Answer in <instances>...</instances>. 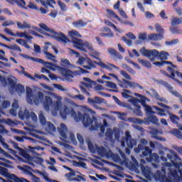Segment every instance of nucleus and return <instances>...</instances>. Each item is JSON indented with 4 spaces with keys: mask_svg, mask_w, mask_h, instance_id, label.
Returning a JSON list of instances; mask_svg holds the SVG:
<instances>
[{
    "mask_svg": "<svg viewBox=\"0 0 182 182\" xmlns=\"http://www.w3.org/2000/svg\"><path fill=\"white\" fill-rule=\"evenodd\" d=\"M147 144H149V141L146 139H141L138 146L134 149L135 153H142L143 157L150 156L149 158H146V161L149 163H151L152 161L159 163V161H160V156H159V154L156 153L151 154V153H153V150L147 146Z\"/></svg>",
    "mask_w": 182,
    "mask_h": 182,
    "instance_id": "nucleus-1",
    "label": "nucleus"
},
{
    "mask_svg": "<svg viewBox=\"0 0 182 182\" xmlns=\"http://www.w3.org/2000/svg\"><path fill=\"white\" fill-rule=\"evenodd\" d=\"M77 63L79 65H81L83 68L85 69H90L92 68H96V65H98V66H100L102 69H119L116 65L112 63H107V65L105 64L102 61L96 62V61H92V60L89 58H86L85 57H80L78 60L77 61Z\"/></svg>",
    "mask_w": 182,
    "mask_h": 182,
    "instance_id": "nucleus-2",
    "label": "nucleus"
},
{
    "mask_svg": "<svg viewBox=\"0 0 182 182\" xmlns=\"http://www.w3.org/2000/svg\"><path fill=\"white\" fill-rule=\"evenodd\" d=\"M26 100L28 105H36L38 106L40 103L43 102L44 95L42 92H33L32 88L30 87H26Z\"/></svg>",
    "mask_w": 182,
    "mask_h": 182,
    "instance_id": "nucleus-3",
    "label": "nucleus"
},
{
    "mask_svg": "<svg viewBox=\"0 0 182 182\" xmlns=\"http://www.w3.org/2000/svg\"><path fill=\"white\" fill-rule=\"evenodd\" d=\"M147 100V97L144 95L140 97V100L136 97H132V99L128 100L129 103H132L134 106L133 113L136 114V116H143V112H141V107L139 103H141L142 106L146 105V101Z\"/></svg>",
    "mask_w": 182,
    "mask_h": 182,
    "instance_id": "nucleus-4",
    "label": "nucleus"
},
{
    "mask_svg": "<svg viewBox=\"0 0 182 182\" xmlns=\"http://www.w3.org/2000/svg\"><path fill=\"white\" fill-rule=\"evenodd\" d=\"M58 72L62 75L64 79H66L69 82H70V80H72L75 76H82V75H84V73H89V71L83 69L74 72L69 69H59Z\"/></svg>",
    "mask_w": 182,
    "mask_h": 182,
    "instance_id": "nucleus-5",
    "label": "nucleus"
},
{
    "mask_svg": "<svg viewBox=\"0 0 182 182\" xmlns=\"http://www.w3.org/2000/svg\"><path fill=\"white\" fill-rule=\"evenodd\" d=\"M19 55L20 56H21V58H24L25 59H30V60H32L33 62H36V63H41L44 66V68H47V69H55V68L65 69L64 68H60V66L56 64H53L50 62L45 61L41 58L31 57L26 54H19Z\"/></svg>",
    "mask_w": 182,
    "mask_h": 182,
    "instance_id": "nucleus-6",
    "label": "nucleus"
},
{
    "mask_svg": "<svg viewBox=\"0 0 182 182\" xmlns=\"http://www.w3.org/2000/svg\"><path fill=\"white\" fill-rule=\"evenodd\" d=\"M73 46L76 48V49H79V50H82V52H91L95 49L93 48V45L89 41H83V40H73Z\"/></svg>",
    "mask_w": 182,
    "mask_h": 182,
    "instance_id": "nucleus-7",
    "label": "nucleus"
},
{
    "mask_svg": "<svg viewBox=\"0 0 182 182\" xmlns=\"http://www.w3.org/2000/svg\"><path fill=\"white\" fill-rule=\"evenodd\" d=\"M43 104L46 110H50V107H54V110H60V107H62V102L57 100L53 104V100L48 95L45 97V100Z\"/></svg>",
    "mask_w": 182,
    "mask_h": 182,
    "instance_id": "nucleus-8",
    "label": "nucleus"
},
{
    "mask_svg": "<svg viewBox=\"0 0 182 182\" xmlns=\"http://www.w3.org/2000/svg\"><path fill=\"white\" fill-rule=\"evenodd\" d=\"M48 32H50L51 34L44 33V35H46V36H50V38L55 39L58 42H61V43H68V42H69V38L62 32H56L54 31L53 29Z\"/></svg>",
    "mask_w": 182,
    "mask_h": 182,
    "instance_id": "nucleus-9",
    "label": "nucleus"
},
{
    "mask_svg": "<svg viewBox=\"0 0 182 182\" xmlns=\"http://www.w3.org/2000/svg\"><path fill=\"white\" fill-rule=\"evenodd\" d=\"M75 122H82L85 127H89L93 123V120L87 113L82 114L78 112L77 115L75 117Z\"/></svg>",
    "mask_w": 182,
    "mask_h": 182,
    "instance_id": "nucleus-10",
    "label": "nucleus"
},
{
    "mask_svg": "<svg viewBox=\"0 0 182 182\" xmlns=\"http://www.w3.org/2000/svg\"><path fill=\"white\" fill-rule=\"evenodd\" d=\"M142 56L148 58L153 62L155 59L159 60V51L157 50H147L146 47H143L139 50Z\"/></svg>",
    "mask_w": 182,
    "mask_h": 182,
    "instance_id": "nucleus-11",
    "label": "nucleus"
},
{
    "mask_svg": "<svg viewBox=\"0 0 182 182\" xmlns=\"http://www.w3.org/2000/svg\"><path fill=\"white\" fill-rule=\"evenodd\" d=\"M150 134L153 139H155V140H159V141H164V140H166L164 138L159 136V134H163V131H160L157 129H152L150 131Z\"/></svg>",
    "mask_w": 182,
    "mask_h": 182,
    "instance_id": "nucleus-12",
    "label": "nucleus"
},
{
    "mask_svg": "<svg viewBox=\"0 0 182 182\" xmlns=\"http://www.w3.org/2000/svg\"><path fill=\"white\" fill-rule=\"evenodd\" d=\"M68 180L70 181H86V179L85 178V175L82 174L79 171H75V176H70V178H68Z\"/></svg>",
    "mask_w": 182,
    "mask_h": 182,
    "instance_id": "nucleus-13",
    "label": "nucleus"
},
{
    "mask_svg": "<svg viewBox=\"0 0 182 182\" xmlns=\"http://www.w3.org/2000/svg\"><path fill=\"white\" fill-rule=\"evenodd\" d=\"M17 168H18V170H20L23 174H26V176H30L31 177L33 174V173H32V168L31 166L26 165H23L22 166H18Z\"/></svg>",
    "mask_w": 182,
    "mask_h": 182,
    "instance_id": "nucleus-14",
    "label": "nucleus"
},
{
    "mask_svg": "<svg viewBox=\"0 0 182 182\" xmlns=\"http://www.w3.org/2000/svg\"><path fill=\"white\" fill-rule=\"evenodd\" d=\"M97 153L98 155L100 156V157H109V154L110 153V149L107 151L105 146H97Z\"/></svg>",
    "mask_w": 182,
    "mask_h": 182,
    "instance_id": "nucleus-15",
    "label": "nucleus"
},
{
    "mask_svg": "<svg viewBox=\"0 0 182 182\" xmlns=\"http://www.w3.org/2000/svg\"><path fill=\"white\" fill-rule=\"evenodd\" d=\"M68 34L70 35V38L71 40L68 39L69 41H68V43L71 42L72 43H73V41L75 40L82 41V39L75 38V36H76L77 38H82V35H80V33H79L76 30H71L68 32Z\"/></svg>",
    "mask_w": 182,
    "mask_h": 182,
    "instance_id": "nucleus-16",
    "label": "nucleus"
},
{
    "mask_svg": "<svg viewBox=\"0 0 182 182\" xmlns=\"http://www.w3.org/2000/svg\"><path fill=\"white\" fill-rule=\"evenodd\" d=\"M103 102H105V99L100 98L99 97H95L94 99L90 97L87 98V102L92 106H96V105H102Z\"/></svg>",
    "mask_w": 182,
    "mask_h": 182,
    "instance_id": "nucleus-17",
    "label": "nucleus"
},
{
    "mask_svg": "<svg viewBox=\"0 0 182 182\" xmlns=\"http://www.w3.org/2000/svg\"><path fill=\"white\" fill-rule=\"evenodd\" d=\"M68 114H76V112L73 108L65 107L63 111L60 112V116L63 117V119H66Z\"/></svg>",
    "mask_w": 182,
    "mask_h": 182,
    "instance_id": "nucleus-18",
    "label": "nucleus"
},
{
    "mask_svg": "<svg viewBox=\"0 0 182 182\" xmlns=\"http://www.w3.org/2000/svg\"><path fill=\"white\" fill-rule=\"evenodd\" d=\"M58 130L63 139L65 140L68 139V135L66 134L68 133V127H66V124L63 123L60 124V127Z\"/></svg>",
    "mask_w": 182,
    "mask_h": 182,
    "instance_id": "nucleus-19",
    "label": "nucleus"
},
{
    "mask_svg": "<svg viewBox=\"0 0 182 182\" xmlns=\"http://www.w3.org/2000/svg\"><path fill=\"white\" fill-rule=\"evenodd\" d=\"M141 171L143 176H144L146 178H150V177L151 176V169L150 168V167L145 166L144 165H141Z\"/></svg>",
    "mask_w": 182,
    "mask_h": 182,
    "instance_id": "nucleus-20",
    "label": "nucleus"
},
{
    "mask_svg": "<svg viewBox=\"0 0 182 182\" xmlns=\"http://www.w3.org/2000/svg\"><path fill=\"white\" fill-rule=\"evenodd\" d=\"M118 85L123 89H128L129 87H133V86H134L133 82L125 79H122V81L119 80Z\"/></svg>",
    "mask_w": 182,
    "mask_h": 182,
    "instance_id": "nucleus-21",
    "label": "nucleus"
},
{
    "mask_svg": "<svg viewBox=\"0 0 182 182\" xmlns=\"http://www.w3.org/2000/svg\"><path fill=\"white\" fill-rule=\"evenodd\" d=\"M36 2H41V5L48 9V6L50 8H55L52 4H56L55 0H35Z\"/></svg>",
    "mask_w": 182,
    "mask_h": 182,
    "instance_id": "nucleus-22",
    "label": "nucleus"
},
{
    "mask_svg": "<svg viewBox=\"0 0 182 182\" xmlns=\"http://www.w3.org/2000/svg\"><path fill=\"white\" fill-rule=\"evenodd\" d=\"M155 66H157L158 68H160L161 66H163V65H168L167 69H173L177 68L176 65H174L170 61H161V62H155L154 63Z\"/></svg>",
    "mask_w": 182,
    "mask_h": 182,
    "instance_id": "nucleus-23",
    "label": "nucleus"
},
{
    "mask_svg": "<svg viewBox=\"0 0 182 182\" xmlns=\"http://www.w3.org/2000/svg\"><path fill=\"white\" fill-rule=\"evenodd\" d=\"M163 38H164V36L160 33H151L148 36V39L149 41H154L156 42H157V41H161Z\"/></svg>",
    "mask_w": 182,
    "mask_h": 182,
    "instance_id": "nucleus-24",
    "label": "nucleus"
},
{
    "mask_svg": "<svg viewBox=\"0 0 182 182\" xmlns=\"http://www.w3.org/2000/svg\"><path fill=\"white\" fill-rule=\"evenodd\" d=\"M107 52L114 58V59H123V56L119 52L113 48H108Z\"/></svg>",
    "mask_w": 182,
    "mask_h": 182,
    "instance_id": "nucleus-25",
    "label": "nucleus"
},
{
    "mask_svg": "<svg viewBox=\"0 0 182 182\" xmlns=\"http://www.w3.org/2000/svg\"><path fill=\"white\" fill-rule=\"evenodd\" d=\"M18 117L21 120H23L24 119H28L31 118V113L28 109H25L24 112L20 111L18 112Z\"/></svg>",
    "mask_w": 182,
    "mask_h": 182,
    "instance_id": "nucleus-26",
    "label": "nucleus"
},
{
    "mask_svg": "<svg viewBox=\"0 0 182 182\" xmlns=\"http://www.w3.org/2000/svg\"><path fill=\"white\" fill-rule=\"evenodd\" d=\"M162 172L161 171H156L155 173V177L158 180H164L166 178V169L164 168H162Z\"/></svg>",
    "mask_w": 182,
    "mask_h": 182,
    "instance_id": "nucleus-27",
    "label": "nucleus"
},
{
    "mask_svg": "<svg viewBox=\"0 0 182 182\" xmlns=\"http://www.w3.org/2000/svg\"><path fill=\"white\" fill-rule=\"evenodd\" d=\"M28 149H29V151L31 153H33L34 154V156H39V154H38L37 151H43L44 149L41 146H28Z\"/></svg>",
    "mask_w": 182,
    "mask_h": 182,
    "instance_id": "nucleus-28",
    "label": "nucleus"
},
{
    "mask_svg": "<svg viewBox=\"0 0 182 182\" xmlns=\"http://www.w3.org/2000/svg\"><path fill=\"white\" fill-rule=\"evenodd\" d=\"M107 159H112L114 161H120V156L117 154H114L112 150H109V154Z\"/></svg>",
    "mask_w": 182,
    "mask_h": 182,
    "instance_id": "nucleus-29",
    "label": "nucleus"
},
{
    "mask_svg": "<svg viewBox=\"0 0 182 182\" xmlns=\"http://www.w3.org/2000/svg\"><path fill=\"white\" fill-rule=\"evenodd\" d=\"M63 168H65V170H68V171H70V173H65V177L67 178H70L73 176H76V171L72 169V168H70L69 166H63Z\"/></svg>",
    "mask_w": 182,
    "mask_h": 182,
    "instance_id": "nucleus-30",
    "label": "nucleus"
},
{
    "mask_svg": "<svg viewBox=\"0 0 182 182\" xmlns=\"http://www.w3.org/2000/svg\"><path fill=\"white\" fill-rule=\"evenodd\" d=\"M73 26L75 28H85L87 25L83 20H78L73 23Z\"/></svg>",
    "mask_w": 182,
    "mask_h": 182,
    "instance_id": "nucleus-31",
    "label": "nucleus"
},
{
    "mask_svg": "<svg viewBox=\"0 0 182 182\" xmlns=\"http://www.w3.org/2000/svg\"><path fill=\"white\" fill-rule=\"evenodd\" d=\"M169 119L173 124H176V126L180 124V123H178V122H180V117L176 114H171Z\"/></svg>",
    "mask_w": 182,
    "mask_h": 182,
    "instance_id": "nucleus-32",
    "label": "nucleus"
},
{
    "mask_svg": "<svg viewBox=\"0 0 182 182\" xmlns=\"http://www.w3.org/2000/svg\"><path fill=\"white\" fill-rule=\"evenodd\" d=\"M124 141L125 143H127V147H129V149H133V147L134 146H136L137 144V141L132 138L127 139V141Z\"/></svg>",
    "mask_w": 182,
    "mask_h": 182,
    "instance_id": "nucleus-33",
    "label": "nucleus"
},
{
    "mask_svg": "<svg viewBox=\"0 0 182 182\" xmlns=\"http://www.w3.org/2000/svg\"><path fill=\"white\" fill-rule=\"evenodd\" d=\"M171 134H173V136H175L177 139H179L180 140H182V132L178 129H173L170 132Z\"/></svg>",
    "mask_w": 182,
    "mask_h": 182,
    "instance_id": "nucleus-34",
    "label": "nucleus"
},
{
    "mask_svg": "<svg viewBox=\"0 0 182 182\" xmlns=\"http://www.w3.org/2000/svg\"><path fill=\"white\" fill-rule=\"evenodd\" d=\"M168 56H169V54L168 52H166V51H161V53L159 52L158 60L160 59L161 60H167Z\"/></svg>",
    "mask_w": 182,
    "mask_h": 182,
    "instance_id": "nucleus-35",
    "label": "nucleus"
},
{
    "mask_svg": "<svg viewBox=\"0 0 182 182\" xmlns=\"http://www.w3.org/2000/svg\"><path fill=\"white\" fill-rule=\"evenodd\" d=\"M18 36V38H25V39H28L29 41H31V39H33V37L26 35V31L23 33L17 31L15 36Z\"/></svg>",
    "mask_w": 182,
    "mask_h": 182,
    "instance_id": "nucleus-36",
    "label": "nucleus"
},
{
    "mask_svg": "<svg viewBox=\"0 0 182 182\" xmlns=\"http://www.w3.org/2000/svg\"><path fill=\"white\" fill-rule=\"evenodd\" d=\"M152 91V96L153 97H155L156 100H159V102H163L164 103L166 102V98L164 97H161L159 93L154 90H151Z\"/></svg>",
    "mask_w": 182,
    "mask_h": 182,
    "instance_id": "nucleus-37",
    "label": "nucleus"
},
{
    "mask_svg": "<svg viewBox=\"0 0 182 182\" xmlns=\"http://www.w3.org/2000/svg\"><path fill=\"white\" fill-rule=\"evenodd\" d=\"M130 139H132V135L130 134V132H125V138L124 139H122L121 141L122 147H126L125 141L127 140H129Z\"/></svg>",
    "mask_w": 182,
    "mask_h": 182,
    "instance_id": "nucleus-38",
    "label": "nucleus"
},
{
    "mask_svg": "<svg viewBox=\"0 0 182 182\" xmlns=\"http://www.w3.org/2000/svg\"><path fill=\"white\" fill-rule=\"evenodd\" d=\"M41 72L42 73H45V72H46V73H48V76L51 80H56V79H58V77L51 73L49 69H41Z\"/></svg>",
    "mask_w": 182,
    "mask_h": 182,
    "instance_id": "nucleus-39",
    "label": "nucleus"
},
{
    "mask_svg": "<svg viewBox=\"0 0 182 182\" xmlns=\"http://www.w3.org/2000/svg\"><path fill=\"white\" fill-rule=\"evenodd\" d=\"M181 23H182V17H180V18L173 17L171 22V24L172 26H176V25H181Z\"/></svg>",
    "mask_w": 182,
    "mask_h": 182,
    "instance_id": "nucleus-40",
    "label": "nucleus"
},
{
    "mask_svg": "<svg viewBox=\"0 0 182 182\" xmlns=\"http://www.w3.org/2000/svg\"><path fill=\"white\" fill-rule=\"evenodd\" d=\"M138 62L142 66H144V68H148L150 69L151 68V64L150 62L146 60H141L140 58H138Z\"/></svg>",
    "mask_w": 182,
    "mask_h": 182,
    "instance_id": "nucleus-41",
    "label": "nucleus"
},
{
    "mask_svg": "<svg viewBox=\"0 0 182 182\" xmlns=\"http://www.w3.org/2000/svg\"><path fill=\"white\" fill-rule=\"evenodd\" d=\"M16 92L19 93H25V87L21 84H18L16 85L14 90Z\"/></svg>",
    "mask_w": 182,
    "mask_h": 182,
    "instance_id": "nucleus-42",
    "label": "nucleus"
},
{
    "mask_svg": "<svg viewBox=\"0 0 182 182\" xmlns=\"http://www.w3.org/2000/svg\"><path fill=\"white\" fill-rule=\"evenodd\" d=\"M149 122L152 123L153 124H156V126L159 125V119L156 115H151L148 117Z\"/></svg>",
    "mask_w": 182,
    "mask_h": 182,
    "instance_id": "nucleus-43",
    "label": "nucleus"
},
{
    "mask_svg": "<svg viewBox=\"0 0 182 182\" xmlns=\"http://www.w3.org/2000/svg\"><path fill=\"white\" fill-rule=\"evenodd\" d=\"M90 56L94 58V59H97L98 60H100V62H102V60L99 58L100 54L99 53V52L96 51L95 48H93V50L90 51Z\"/></svg>",
    "mask_w": 182,
    "mask_h": 182,
    "instance_id": "nucleus-44",
    "label": "nucleus"
},
{
    "mask_svg": "<svg viewBox=\"0 0 182 182\" xmlns=\"http://www.w3.org/2000/svg\"><path fill=\"white\" fill-rule=\"evenodd\" d=\"M14 139L16 140V141H19L20 143H23L25 140H32V138L25 136H15Z\"/></svg>",
    "mask_w": 182,
    "mask_h": 182,
    "instance_id": "nucleus-45",
    "label": "nucleus"
},
{
    "mask_svg": "<svg viewBox=\"0 0 182 182\" xmlns=\"http://www.w3.org/2000/svg\"><path fill=\"white\" fill-rule=\"evenodd\" d=\"M83 80L87 82H82V85L83 86H85V87H90L92 86V83H93V81L90 80L89 77H83Z\"/></svg>",
    "mask_w": 182,
    "mask_h": 182,
    "instance_id": "nucleus-46",
    "label": "nucleus"
},
{
    "mask_svg": "<svg viewBox=\"0 0 182 182\" xmlns=\"http://www.w3.org/2000/svg\"><path fill=\"white\" fill-rule=\"evenodd\" d=\"M7 81H8V83L9 85V86L11 87V89L12 90H15V87L16 86V82H15V80H14L11 77H8L7 78Z\"/></svg>",
    "mask_w": 182,
    "mask_h": 182,
    "instance_id": "nucleus-47",
    "label": "nucleus"
},
{
    "mask_svg": "<svg viewBox=\"0 0 182 182\" xmlns=\"http://www.w3.org/2000/svg\"><path fill=\"white\" fill-rule=\"evenodd\" d=\"M154 109L156 110V112H159L158 114H159V116H166V110L164 109L160 108L157 106H154Z\"/></svg>",
    "mask_w": 182,
    "mask_h": 182,
    "instance_id": "nucleus-48",
    "label": "nucleus"
},
{
    "mask_svg": "<svg viewBox=\"0 0 182 182\" xmlns=\"http://www.w3.org/2000/svg\"><path fill=\"white\" fill-rule=\"evenodd\" d=\"M142 106L143 107H144L145 112H146V113H149L150 114H156V112L153 111V109L150 105H147L146 104H145Z\"/></svg>",
    "mask_w": 182,
    "mask_h": 182,
    "instance_id": "nucleus-49",
    "label": "nucleus"
},
{
    "mask_svg": "<svg viewBox=\"0 0 182 182\" xmlns=\"http://www.w3.org/2000/svg\"><path fill=\"white\" fill-rule=\"evenodd\" d=\"M170 31H171V33H173V35H176V34L181 35L182 34V30L178 28L171 27Z\"/></svg>",
    "mask_w": 182,
    "mask_h": 182,
    "instance_id": "nucleus-50",
    "label": "nucleus"
},
{
    "mask_svg": "<svg viewBox=\"0 0 182 182\" xmlns=\"http://www.w3.org/2000/svg\"><path fill=\"white\" fill-rule=\"evenodd\" d=\"M155 28H156V32H158L161 35H163V33H164V32H165L164 28H163V27L161 26V25L160 23H156Z\"/></svg>",
    "mask_w": 182,
    "mask_h": 182,
    "instance_id": "nucleus-51",
    "label": "nucleus"
},
{
    "mask_svg": "<svg viewBox=\"0 0 182 182\" xmlns=\"http://www.w3.org/2000/svg\"><path fill=\"white\" fill-rule=\"evenodd\" d=\"M57 4L59 5L63 12H65V11L68 10V7L66 6V4H65V3L62 2L60 0H58Z\"/></svg>",
    "mask_w": 182,
    "mask_h": 182,
    "instance_id": "nucleus-52",
    "label": "nucleus"
},
{
    "mask_svg": "<svg viewBox=\"0 0 182 182\" xmlns=\"http://www.w3.org/2000/svg\"><path fill=\"white\" fill-rule=\"evenodd\" d=\"M43 53L46 55V58H47V59H49L50 60H55V59L56 58V57L53 55V54L48 51H43Z\"/></svg>",
    "mask_w": 182,
    "mask_h": 182,
    "instance_id": "nucleus-53",
    "label": "nucleus"
},
{
    "mask_svg": "<svg viewBox=\"0 0 182 182\" xmlns=\"http://www.w3.org/2000/svg\"><path fill=\"white\" fill-rule=\"evenodd\" d=\"M60 60H61V63H63L64 66H70V68H75V65H73L72 64H70V62L69 61V60L66 58H61Z\"/></svg>",
    "mask_w": 182,
    "mask_h": 182,
    "instance_id": "nucleus-54",
    "label": "nucleus"
},
{
    "mask_svg": "<svg viewBox=\"0 0 182 182\" xmlns=\"http://www.w3.org/2000/svg\"><path fill=\"white\" fill-rule=\"evenodd\" d=\"M113 97L118 106H120V107H126V102H122V101H120V100H119L116 96H114Z\"/></svg>",
    "mask_w": 182,
    "mask_h": 182,
    "instance_id": "nucleus-55",
    "label": "nucleus"
},
{
    "mask_svg": "<svg viewBox=\"0 0 182 182\" xmlns=\"http://www.w3.org/2000/svg\"><path fill=\"white\" fill-rule=\"evenodd\" d=\"M107 12L112 16H114V18H116V19H117V21H119V22H122V18H120V17H119V16L116 15V14L113 11H112L110 9H107Z\"/></svg>",
    "mask_w": 182,
    "mask_h": 182,
    "instance_id": "nucleus-56",
    "label": "nucleus"
},
{
    "mask_svg": "<svg viewBox=\"0 0 182 182\" xmlns=\"http://www.w3.org/2000/svg\"><path fill=\"white\" fill-rule=\"evenodd\" d=\"M0 143L4 149H9V145L5 142V139L0 134Z\"/></svg>",
    "mask_w": 182,
    "mask_h": 182,
    "instance_id": "nucleus-57",
    "label": "nucleus"
},
{
    "mask_svg": "<svg viewBox=\"0 0 182 182\" xmlns=\"http://www.w3.org/2000/svg\"><path fill=\"white\" fill-rule=\"evenodd\" d=\"M39 121L42 126H45V124H46V118L45 117V115H43V114H39Z\"/></svg>",
    "mask_w": 182,
    "mask_h": 182,
    "instance_id": "nucleus-58",
    "label": "nucleus"
},
{
    "mask_svg": "<svg viewBox=\"0 0 182 182\" xmlns=\"http://www.w3.org/2000/svg\"><path fill=\"white\" fill-rule=\"evenodd\" d=\"M106 83H107V87H110L111 89H118L116 83L112 81H107Z\"/></svg>",
    "mask_w": 182,
    "mask_h": 182,
    "instance_id": "nucleus-59",
    "label": "nucleus"
},
{
    "mask_svg": "<svg viewBox=\"0 0 182 182\" xmlns=\"http://www.w3.org/2000/svg\"><path fill=\"white\" fill-rule=\"evenodd\" d=\"M161 85H163V86H164V87H166V89H168V90L170 92V90H173V87H171V85H170V84H168V82H166V81H161L160 82Z\"/></svg>",
    "mask_w": 182,
    "mask_h": 182,
    "instance_id": "nucleus-60",
    "label": "nucleus"
},
{
    "mask_svg": "<svg viewBox=\"0 0 182 182\" xmlns=\"http://www.w3.org/2000/svg\"><path fill=\"white\" fill-rule=\"evenodd\" d=\"M127 93H131L130 90H124V92L121 93V95H122V97H124V99H129V97H131V96Z\"/></svg>",
    "mask_w": 182,
    "mask_h": 182,
    "instance_id": "nucleus-61",
    "label": "nucleus"
},
{
    "mask_svg": "<svg viewBox=\"0 0 182 182\" xmlns=\"http://www.w3.org/2000/svg\"><path fill=\"white\" fill-rule=\"evenodd\" d=\"M40 28L42 29H44V31H46V32L52 31V28H49L46 24L41 23L39 24Z\"/></svg>",
    "mask_w": 182,
    "mask_h": 182,
    "instance_id": "nucleus-62",
    "label": "nucleus"
},
{
    "mask_svg": "<svg viewBox=\"0 0 182 182\" xmlns=\"http://www.w3.org/2000/svg\"><path fill=\"white\" fill-rule=\"evenodd\" d=\"M88 149L91 151V153H96L97 148H95L92 142L88 143Z\"/></svg>",
    "mask_w": 182,
    "mask_h": 182,
    "instance_id": "nucleus-63",
    "label": "nucleus"
},
{
    "mask_svg": "<svg viewBox=\"0 0 182 182\" xmlns=\"http://www.w3.org/2000/svg\"><path fill=\"white\" fill-rule=\"evenodd\" d=\"M0 82L1 83L2 86L6 87L8 85L6 82V79L5 77L0 75Z\"/></svg>",
    "mask_w": 182,
    "mask_h": 182,
    "instance_id": "nucleus-64",
    "label": "nucleus"
}]
</instances>
